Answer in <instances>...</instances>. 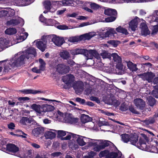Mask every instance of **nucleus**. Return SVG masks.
<instances>
[{
  "label": "nucleus",
  "mask_w": 158,
  "mask_h": 158,
  "mask_svg": "<svg viewBox=\"0 0 158 158\" xmlns=\"http://www.w3.org/2000/svg\"><path fill=\"white\" fill-rule=\"evenodd\" d=\"M139 136L136 134L133 135L130 138V141L131 144L136 146V143L138 141Z\"/></svg>",
  "instance_id": "2f4dec72"
},
{
  "label": "nucleus",
  "mask_w": 158,
  "mask_h": 158,
  "mask_svg": "<svg viewBox=\"0 0 158 158\" xmlns=\"http://www.w3.org/2000/svg\"><path fill=\"white\" fill-rule=\"evenodd\" d=\"M44 131V129L43 128L41 127H37L34 128L32 131V133L35 136H38V135L43 133Z\"/></svg>",
  "instance_id": "c756f323"
},
{
  "label": "nucleus",
  "mask_w": 158,
  "mask_h": 158,
  "mask_svg": "<svg viewBox=\"0 0 158 158\" xmlns=\"http://www.w3.org/2000/svg\"><path fill=\"white\" fill-rule=\"evenodd\" d=\"M58 64L56 60L53 61L52 62L51 64H50V67L52 69H55L56 70L57 65Z\"/></svg>",
  "instance_id": "13d9d810"
},
{
  "label": "nucleus",
  "mask_w": 158,
  "mask_h": 158,
  "mask_svg": "<svg viewBox=\"0 0 158 158\" xmlns=\"http://www.w3.org/2000/svg\"><path fill=\"white\" fill-rule=\"evenodd\" d=\"M93 57L97 59H99L100 57L99 54L96 50H88L86 56L87 59H92Z\"/></svg>",
  "instance_id": "6e6552de"
},
{
  "label": "nucleus",
  "mask_w": 158,
  "mask_h": 158,
  "mask_svg": "<svg viewBox=\"0 0 158 158\" xmlns=\"http://www.w3.org/2000/svg\"><path fill=\"white\" fill-rule=\"evenodd\" d=\"M90 6L92 9L95 10H96L101 7L99 5L95 3L91 2L90 4Z\"/></svg>",
  "instance_id": "864d4df0"
},
{
  "label": "nucleus",
  "mask_w": 158,
  "mask_h": 158,
  "mask_svg": "<svg viewBox=\"0 0 158 158\" xmlns=\"http://www.w3.org/2000/svg\"><path fill=\"white\" fill-rule=\"evenodd\" d=\"M109 2L111 3L121 4L124 3H135V0H110Z\"/></svg>",
  "instance_id": "a878e982"
},
{
  "label": "nucleus",
  "mask_w": 158,
  "mask_h": 158,
  "mask_svg": "<svg viewBox=\"0 0 158 158\" xmlns=\"http://www.w3.org/2000/svg\"><path fill=\"white\" fill-rule=\"evenodd\" d=\"M127 66L128 69L132 71L135 70L136 65L131 62L129 61L127 63Z\"/></svg>",
  "instance_id": "49530a36"
},
{
  "label": "nucleus",
  "mask_w": 158,
  "mask_h": 158,
  "mask_svg": "<svg viewBox=\"0 0 158 158\" xmlns=\"http://www.w3.org/2000/svg\"><path fill=\"white\" fill-rule=\"evenodd\" d=\"M44 135L47 139H52L55 137L56 135L55 132L48 131L45 132Z\"/></svg>",
  "instance_id": "473e14b6"
},
{
  "label": "nucleus",
  "mask_w": 158,
  "mask_h": 158,
  "mask_svg": "<svg viewBox=\"0 0 158 158\" xmlns=\"http://www.w3.org/2000/svg\"><path fill=\"white\" fill-rule=\"evenodd\" d=\"M66 118H67L68 122L71 124L76 123L78 121V119L77 118H72L69 116L66 117Z\"/></svg>",
  "instance_id": "a18cd8bd"
},
{
  "label": "nucleus",
  "mask_w": 158,
  "mask_h": 158,
  "mask_svg": "<svg viewBox=\"0 0 158 158\" xmlns=\"http://www.w3.org/2000/svg\"><path fill=\"white\" fill-rule=\"evenodd\" d=\"M116 19V18L114 17H110L105 19V21L106 22H112L114 21Z\"/></svg>",
  "instance_id": "69168bd1"
},
{
  "label": "nucleus",
  "mask_w": 158,
  "mask_h": 158,
  "mask_svg": "<svg viewBox=\"0 0 158 158\" xmlns=\"http://www.w3.org/2000/svg\"><path fill=\"white\" fill-rule=\"evenodd\" d=\"M36 52L34 48H28L26 52L23 53V54L27 59L30 57L35 56L36 55Z\"/></svg>",
  "instance_id": "9b49d317"
},
{
  "label": "nucleus",
  "mask_w": 158,
  "mask_h": 158,
  "mask_svg": "<svg viewBox=\"0 0 158 158\" xmlns=\"http://www.w3.org/2000/svg\"><path fill=\"white\" fill-rule=\"evenodd\" d=\"M81 120L82 123H85L91 121L92 120V118L90 117L88 115L83 114L81 117Z\"/></svg>",
  "instance_id": "f704fd0d"
},
{
  "label": "nucleus",
  "mask_w": 158,
  "mask_h": 158,
  "mask_svg": "<svg viewBox=\"0 0 158 158\" xmlns=\"http://www.w3.org/2000/svg\"><path fill=\"white\" fill-rule=\"evenodd\" d=\"M28 35V34L27 32H22L20 34V35L16 36L15 41H16L17 43L22 42L26 39Z\"/></svg>",
  "instance_id": "5701e85b"
},
{
  "label": "nucleus",
  "mask_w": 158,
  "mask_h": 158,
  "mask_svg": "<svg viewBox=\"0 0 158 158\" xmlns=\"http://www.w3.org/2000/svg\"><path fill=\"white\" fill-rule=\"evenodd\" d=\"M104 13L108 15H115L117 13L116 11L114 9H108L105 10Z\"/></svg>",
  "instance_id": "4c0bfd02"
},
{
  "label": "nucleus",
  "mask_w": 158,
  "mask_h": 158,
  "mask_svg": "<svg viewBox=\"0 0 158 158\" xmlns=\"http://www.w3.org/2000/svg\"><path fill=\"white\" fill-rule=\"evenodd\" d=\"M139 20L141 22L139 26L140 29L141 30H148V26L146 21L142 19H139L137 17H135L130 22L129 28L131 30H135L137 27L138 22Z\"/></svg>",
  "instance_id": "f257e3e1"
},
{
  "label": "nucleus",
  "mask_w": 158,
  "mask_h": 158,
  "mask_svg": "<svg viewBox=\"0 0 158 158\" xmlns=\"http://www.w3.org/2000/svg\"><path fill=\"white\" fill-rule=\"evenodd\" d=\"M114 30H107L106 32H100L99 35L100 37L102 39H106L107 37H111L113 35L114 33L112 31H114Z\"/></svg>",
  "instance_id": "b1692460"
},
{
  "label": "nucleus",
  "mask_w": 158,
  "mask_h": 158,
  "mask_svg": "<svg viewBox=\"0 0 158 158\" xmlns=\"http://www.w3.org/2000/svg\"><path fill=\"white\" fill-rule=\"evenodd\" d=\"M141 76L143 80H146L148 82L150 83L152 81L155 75L154 73L150 72L142 73L141 74Z\"/></svg>",
  "instance_id": "423d86ee"
},
{
  "label": "nucleus",
  "mask_w": 158,
  "mask_h": 158,
  "mask_svg": "<svg viewBox=\"0 0 158 158\" xmlns=\"http://www.w3.org/2000/svg\"><path fill=\"white\" fill-rule=\"evenodd\" d=\"M71 134L73 138H77L78 137L77 141V143L80 146H82L85 145L86 143L85 141H87L88 138L73 133H71Z\"/></svg>",
  "instance_id": "39448f33"
},
{
  "label": "nucleus",
  "mask_w": 158,
  "mask_h": 158,
  "mask_svg": "<svg viewBox=\"0 0 158 158\" xmlns=\"http://www.w3.org/2000/svg\"><path fill=\"white\" fill-rule=\"evenodd\" d=\"M118 156V154L116 152H110L106 158H116Z\"/></svg>",
  "instance_id": "603ef678"
},
{
  "label": "nucleus",
  "mask_w": 158,
  "mask_h": 158,
  "mask_svg": "<svg viewBox=\"0 0 158 158\" xmlns=\"http://www.w3.org/2000/svg\"><path fill=\"white\" fill-rule=\"evenodd\" d=\"M111 56L113 58L114 61L116 63H120L122 62V59L117 53H113L111 55Z\"/></svg>",
  "instance_id": "58836bf2"
},
{
  "label": "nucleus",
  "mask_w": 158,
  "mask_h": 158,
  "mask_svg": "<svg viewBox=\"0 0 158 158\" xmlns=\"http://www.w3.org/2000/svg\"><path fill=\"white\" fill-rule=\"evenodd\" d=\"M57 1H52L47 0L45 1L44 3V5L45 9L47 10H49L51 12H53L56 10L55 9H53V10H51V6L55 2H57Z\"/></svg>",
  "instance_id": "412c9836"
},
{
  "label": "nucleus",
  "mask_w": 158,
  "mask_h": 158,
  "mask_svg": "<svg viewBox=\"0 0 158 158\" xmlns=\"http://www.w3.org/2000/svg\"><path fill=\"white\" fill-rule=\"evenodd\" d=\"M8 11L7 9L6 10H2L0 11V18L5 16L7 15Z\"/></svg>",
  "instance_id": "680f3d73"
},
{
  "label": "nucleus",
  "mask_w": 158,
  "mask_h": 158,
  "mask_svg": "<svg viewBox=\"0 0 158 158\" xmlns=\"http://www.w3.org/2000/svg\"><path fill=\"white\" fill-rule=\"evenodd\" d=\"M60 56L64 60H67L70 57L69 53L66 50H63L60 53Z\"/></svg>",
  "instance_id": "7c9ffc66"
},
{
  "label": "nucleus",
  "mask_w": 158,
  "mask_h": 158,
  "mask_svg": "<svg viewBox=\"0 0 158 158\" xmlns=\"http://www.w3.org/2000/svg\"><path fill=\"white\" fill-rule=\"evenodd\" d=\"M34 0H15L14 2L17 6H23L30 4Z\"/></svg>",
  "instance_id": "a211bd4d"
},
{
  "label": "nucleus",
  "mask_w": 158,
  "mask_h": 158,
  "mask_svg": "<svg viewBox=\"0 0 158 158\" xmlns=\"http://www.w3.org/2000/svg\"><path fill=\"white\" fill-rule=\"evenodd\" d=\"M39 61L40 65V70L43 71L44 70V68L45 67L46 63L44 61V60L41 59L40 58L39 59Z\"/></svg>",
  "instance_id": "8fccbe9b"
},
{
  "label": "nucleus",
  "mask_w": 158,
  "mask_h": 158,
  "mask_svg": "<svg viewBox=\"0 0 158 158\" xmlns=\"http://www.w3.org/2000/svg\"><path fill=\"white\" fill-rule=\"evenodd\" d=\"M6 150L13 153H15L19 150V148L15 144L8 143L6 145Z\"/></svg>",
  "instance_id": "ddd939ff"
},
{
  "label": "nucleus",
  "mask_w": 158,
  "mask_h": 158,
  "mask_svg": "<svg viewBox=\"0 0 158 158\" xmlns=\"http://www.w3.org/2000/svg\"><path fill=\"white\" fill-rule=\"evenodd\" d=\"M121 136L122 140L124 143H127L130 141V136L129 135L124 134H122Z\"/></svg>",
  "instance_id": "37998d69"
},
{
  "label": "nucleus",
  "mask_w": 158,
  "mask_h": 158,
  "mask_svg": "<svg viewBox=\"0 0 158 158\" xmlns=\"http://www.w3.org/2000/svg\"><path fill=\"white\" fill-rule=\"evenodd\" d=\"M150 30H141V34L142 35L146 36L150 34Z\"/></svg>",
  "instance_id": "0e129e2a"
},
{
  "label": "nucleus",
  "mask_w": 158,
  "mask_h": 158,
  "mask_svg": "<svg viewBox=\"0 0 158 158\" xmlns=\"http://www.w3.org/2000/svg\"><path fill=\"white\" fill-rule=\"evenodd\" d=\"M110 150H105L103 151H101L99 154V156L100 158L105 157V158H106Z\"/></svg>",
  "instance_id": "c03bdc74"
},
{
  "label": "nucleus",
  "mask_w": 158,
  "mask_h": 158,
  "mask_svg": "<svg viewBox=\"0 0 158 158\" xmlns=\"http://www.w3.org/2000/svg\"><path fill=\"white\" fill-rule=\"evenodd\" d=\"M60 2L61 3L62 5L64 6H73L74 5V3H76L77 4L81 3V2L79 0L74 1L72 0H64L60 1Z\"/></svg>",
  "instance_id": "6ab92c4d"
},
{
  "label": "nucleus",
  "mask_w": 158,
  "mask_h": 158,
  "mask_svg": "<svg viewBox=\"0 0 158 158\" xmlns=\"http://www.w3.org/2000/svg\"><path fill=\"white\" fill-rule=\"evenodd\" d=\"M15 67V66L13 64V63L12 61H10L5 66L4 71L5 72H8Z\"/></svg>",
  "instance_id": "c9c22d12"
},
{
  "label": "nucleus",
  "mask_w": 158,
  "mask_h": 158,
  "mask_svg": "<svg viewBox=\"0 0 158 158\" xmlns=\"http://www.w3.org/2000/svg\"><path fill=\"white\" fill-rule=\"evenodd\" d=\"M111 142L108 140H104L100 143L95 147L96 151L97 152L100 151L101 150L104 149L109 145V143Z\"/></svg>",
  "instance_id": "2eb2a0df"
},
{
  "label": "nucleus",
  "mask_w": 158,
  "mask_h": 158,
  "mask_svg": "<svg viewBox=\"0 0 158 158\" xmlns=\"http://www.w3.org/2000/svg\"><path fill=\"white\" fill-rule=\"evenodd\" d=\"M7 127L9 129L12 130L15 129V126L14 123L11 122L7 125Z\"/></svg>",
  "instance_id": "e2e57ef3"
},
{
  "label": "nucleus",
  "mask_w": 158,
  "mask_h": 158,
  "mask_svg": "<svg viewBox=\"0 0 158 158\" xmlns=\"http://www.w3.org/2000/svg\"><path fill=\"white\" fill-rule=\"evenodd\" d=\"M9 43V40H7L6 39L2 38H0V44L2 45L3 46H6Z\"/></svg>",
  "instance_id": "5fc2aeb1"
},
{
  "label": "nucleus",
  "mask_w": 158,
  "mask_h": 158,
  "mask_svg": "<svg viewBox=\"0 0 158 158\" xmlns=\"http://www.w3.org/2000/svg\"><path fill=\"white\" fill-rule=\"evenodd\" d=\"M44 36H43V38L44 39V42L45 43L42 41H37L36 43L37 47L42 52L45 51L47 47L46 43L48 42L47 40L48 39H46L45 37L44 38Z\"/></svg>",
  "instance_id": "0eeeda50"
},
{
  "label": "nucleus",
  "mask_w": 158,
  "mask_h": 158,
  "mask_svg": "<svg viewBox=\"0 0 158 158\" xmlns=\"http://www.w3.org/2000/svg\"><path fill=\"white\" fill-rule=\"evenodd\" d=\"M76 101L80 103V104L85 105V104L86 103V102H85V100L84 99H82L79 97L77 98H76Z\"/></svg>",
  "instance_id": "6e6d98bb"
},
{
  "label": "nucleus",
  "mask_w": 158,
  "mask_h": 158,
  "mask_svg": "<svg viewBox=\"0 0 158 158\" xmlns=\"http://www.w3.org/2000/svg\"><path fill=\"white\" fill-rule=\"evenodd\" d=\"M107 43L111 45L114 47H116L118 45L120 44L121 42L118 40H108Z\"/></svg>",
  "instance_id": "a19ab883"
},
{
  "label": "nucleus",
  "mask_w": 158,
  "mask_h": 158,
  "mask_svg": "<svg viewBox=\"0 0 158 158\" xmlns=\"http://www.w3.org/2000/svg\"><path fill=\"white\" fill-rule=\"evenodd\" d=\"M66 135V131H62L59 130L58 131V136L59 137H61V140H70L71 138V136L70 135H68L64 137L63 136H64Z\"/></svg>",
  "instance_id": "393cba45"
},
{
  "label": "nucleus",
  "mask_w": 158,
  "mask_h": 158,
  "mask_svg": "<svg viewBox=\"0 0 158 158\" xmlns=\"http://www.w3.org/2000/svg\"><path fill=\"white\" fill-rule=\"evenodd\" d=\"M16 132H19V134H15L13 132H10V135H15L18 137H21L23 138H26V137L25 136L26 135H27V134L24 133L21 130L18 129L16 131Z\"/></svg>",
  "instance_id": "72a5a7b5"
},
{
  "label": "nucleus",
  "mask_w": 158,
  "mask_h": 158,
  "mask_svg": "<svg viewBox=\"0 0 158 158\" xmlns=\"http://www.w3.org/2000/svg\"><path fill=\"white\" fill-rule=\"evenodd\" d=\"M148 21L151 23L153 22H157L158 23V10L155 11L152 15L148 18Z\"/></svg>",
  "instance_id": "4be33fe9"
},
{
  "label": "nucleus",
  "mask_w": 158,
  "mask_h": 158,
  "mask_svg": "<svg viewBox=\"0 0 158 158\" xmlns=\"http://www.w3.org/2000/svg\"><path fill=\"white\" fill-rule=\"evenodd\" d=\"M146 141L142 138H140L139 142L137 143L138 147L140 149L143 150L146 146Z\"/></svg>",
  "instance_id": "bb28decb"
},
{
  "label": "nucleus",
  "mask_w": 158,
  "mask_h": 158,
  "mask_svg": "<svg viewBox=\"0 0 158 158\" xmlns=\"http://www.w3.org/2000/svg\"><path fill=\"white\" fill-rule=\"evenodd\" d=\"M19 92L24 94H35L38 93H42L43 92L40 90H34L31 89H26L20 90Z\"/></svg>",
  "instance_id": "f3484780"
},
{
  "label": "nucleus",
  "mask_w": 158,
  "mask_h": 158,
  "mask_svg": "<svg viewBox=\"0 0 158 158\" xmlns=\"http://www.w3.org/2000/svg\"><path fill=\"white\" fill-rule=\"evenodd\" d=\"M31 108L39 114H41L43 112L42 110V108H40V106L39 105L34 104L31 106Z\"/></svg>",
  "instance_id": "c85d7f7f"
},
{
  "label": "nucleus",
  "mask_w": 158,
  "mask_h": 158,
  "mask_svg": "<svg viewBox=\"0 0 158 158\" xmlns=\"http://www.w3.org/2000/svg\"><path fill=\"white\" fill-rule=\"evenodd\" d=\"M129 110L133 114H139V112L137 111L135 108L132 106H129Z\"/></svg>",
  "instance_id": "052dcab7"
},
{
  "label": "nucleus",
  "mask_w": 158,
  "mask_h": 158,
  "mask_svg": "<svg viewBox=\"0 0 158 158\" xmlns=\"http://www.w3.org/2000/svg\"><path fill=\"white\" fill-rule=\"evenodd\" d=\"M88 50L82 48H75L70 50V53L73 55L83 54L86 57Z\"/></svg>",
  "instance_id": "9d476101"
},
{
  "label": "nucleus",
  "mask_w": 158,
  "mask_h": 158,
  "mask_svg": "<svg viewBox=\"0 0 158 158\" xmlns=\"http://www.w3.org/2000/svg\"><path fill=\"white\" fill-rule=\"evenodd\" d=\"M19 23H20L21 25H23L24 21L23 19L19 17L17 19H12L7 21L6 24L7 25H11L14 26L16 25Z\"/></svg>",
  "instance_id": "1a4fd4ad"
},
{
  "label": "nucleus",
  "mask_w": 158,
  "mask_h": 158,
  "mask_svg": "<svg viewBox=\"0 0 158 158\" xmlns=\"http://www.w3.org/2000/svg\"><path fill=\"white\" fill-rule=\"evenodd\" d=\"M155 121L154 118L150 117L147 119L144 120L143 122L146 125H148L150 124L154 123Z\"/></svg>",
  "instance_id": "ea45409f"
},
{
  "label": "nucleus",
  "mask_w": 158,
  "mask_h": 158,
  "mask_svg": "<svg viewBox=\"0 0 158 158\" xmlns=\"http://www.w3.org/2000/svg\"><path fill=\"white\" fill-rule=\"evenodd\" d=\"M68 41L71 43H75L80 41L79 36H75L69 37Z\"/></svg>",
  "instance_id": "09e8293b"
},
{
  "label": "nucleus",
  "mask_w": 158,
  "mask_h": 158,
  "mask_svg": "<svg viewBox=\"0 0 158 158\" xmlns=\"http://www.w3.org/2000/svg\"><path fill=\"white\" fill-rule=\"evenodd\" d=\"M156 100L152 97L149 98L148 101L149 105L152 106H153L156 104Z\"/></svg>",
  "instance_id": "de8ad7c7"
},
{
  "label": "nucleus",
  "mask_w": 158,
  "mask_h": 158,
  "mask_svg": "<svg viewBox=\"0 0 158 158\" xmlns=\"http://www.w3.org/2000/svg\"><path fill=\"white\" fill-rule=\"evenodd\" d=\"M30 99V98L28 97H19L18 98V100L19 101H28Z\"/></svg>",
  "instance_id": "774afa93"
},
{
  "label": "nucleus",
  "mask_w": 158,
  "mask_h": 158,
  "mask_svg": "<svg viewBox=\"0 0 158 158\" xmlns=\"http://www.w3.org/2000/svg\"><path fill=\"white\" fill-rule=\"evenodd\" d=\"M32 122V119L27 117H23L20 120V123L23 125H27V123H30Z\"/></svg>",
  "instance_id": "e433bc0d"
},
{
  "label": "nucleus",
  "mask_w": 158,
  "mask_h": 158,
  "mask_svg": "<svg viewBox=\"0 0 158 158\" xmlns=\"http://www.w3.org/2000/svg\"><path fill=\"white\" fill-rule=\"evenodd\" d=\"M70 70V67L63 64H59L57 65L56 71L61 74H66L68 73Z\"/></svg>",
  "instance_id": "20e7f679"
},
{
  "label": "nucleus",
  "mask_w": 158,
  "mask_h": 158,
  "mask_svg": "<svg viewBox=\"0 0 158 158\" xmlns=\"http://www.w3.org/2000/svg\"><path fill=\"white\" fill-rule=\"evenodd\" d=\"M26 58L23 54L12 62L14 66L16 67H19L24 64V60Z\"/></svg>",
  "instance_id": "f8f14e48"
},
{
  "label": "nucleus",
  "mask_w": 158,
  "mask_h": 158,
  "mask_svg": "<svg viewBox=\"0 0 158 158\" xmlns=\"http://www.w3.org/2000/svg\"><path fill=\"white\" fill-rule=\"evenodd\" d=\"M17 31V30H5V32L6 34L13 35L16 33Z\"/></svg>",
  "instance_id": "4d7b16f0"
},
{
  "label": "nucleus",
  "mask_w": 158,
  "mask_h": 158,
  "mask_svg": "<svg viewBox=\"0 0 158 158\" xmlns=\"http://www.w3.org/2000/svg\"><path fill=\"white\" fill-rule=\"evenodd\" d=\"M31 108L39 114H41L43 112L42 110V108H40V106L39 105L34 104L31 106Z\"/></svg>",
  "instance_id": "cd10ccee"
},
{
  "label": "nucleus",
  "mask_w": 158,
  "mask_h": 158,
  "mask_svg": "<svg viewBox=\"0 0 158 158\" xmlns=\"http://www.w3.org/2000/svg\"><path fill=\"white\" fill-rule=\"evenodd\" d=\"M55 35H48L45 36L44 35L43 37H45L46 39H48V40L49 41L50 40L54 43L56 46H61L64 42V40L62 38H60L57 37H54Z\"/></svg>",
  "instance_id": "f03ea898"
},
{
  "label": "nucleus",
  "mask_w": 158,
  "mask_h": 158,
  "mask_svg": "<svg viewBox=\"0 0 158 158\" xmlns=\"http://www.w3.org/2000/svg\"><path fill=\"white\" fill-rule=\"evenodd\" d=\"M101 56L103 59L106 58L110 59L111 57V54L110 53L107 52L106 51L101 53Z\"/></svg>",
  "instance_id": "3c124183"
},
{
  "label": "nucleus",
  "mask_w": 158,
  "mask_h": 158,
  "mask_svg": "<svg viewBox=\"0 0 158 158\" xmlns=\"http://www.w3.org/2000/svg\"><path fill=\"white\" fill-rule=\"evenodd\" d=\"M45 24L48 26H54L60 30H67L69 29L68 27L65 25H58L59 23L54 19H48L45 22Z\"/></svg>",
  "instance_id": "7ed1b4c3"
},
{
  "label": "nucleus",
  "mask_w": 158,
  "mask_h": 158,
  "mask_svg": "<svg viewBox=\"0 0 158 158\" xmlns=\"http://www.w3.org/2000/svg\"><path fill=\"white\" fill-rule=\"evenodd\" d=\"M8 11V14L9 16L11 17L13 16L15 14V12L14 10H11L10 8H7Z\"/></svg>",
  "instance_id": "bf43d9fd"
},
{
  "label": "nucleus",
  "mask_w": 158,
  "mask_h": 158,
  "mask_svg": "<svg viewBox=\"0 0 158 158\" xmlns=\"http://www.w3.org/2000/svg\"><path fill=\"white\" fill-rule=\"evenodd\" d=\"M154 89L152 91L151 94L156 98H158V85L153 86Z\"/></svg>",
  "instance_id": "79ce46f5"
},
{
  "label": "nucleus",
  "mask_w": 158,
  "mask_h": 158,
  "mask_svg": "<svg viewBox=\"0 0 158 158\" xmlns=\"http://www.w3.org/2000/svg\"><path fill=\"white\" fill-rule=\"evenodd\" d=\"M90 100L91 101H95L96 103L99 104L100 103V101L98 98L96 97L92 96L90 97Z\"/></svg>",
  "instance_id": "338daca9"
},
{
  "label": "nucleus",
  "mask_w": 158,
  "mask_h": 158,
  "mask_svg": "<svg viewBox=\"0 0 158 158\" xmlns=\"http://www.w3.org/2000/svg\"><path fill=\"white\" fill-rule=\"evenodd\" d=\"M134 103L137 108L143 110L145 106V102L142 99L136 98L134 100Z\"/></svg>",
  "instance_id": "4468645a"
},
{
  "label": "nucleus",
  "mask_w": 158,
  "mask_h": 158,
  "mask_svg": "<svg viewBox=\"0 0 158 158\" xmlns=\"http://www.w3.org/2000/svg\"><path fill=\"white\" fill-rule=\"evenodd\" d=\"M74 77L71 74H68L64 76L63 78V81L66 84H71L74 80Z\"/></svg>",
  "instance_id": "aec40b11"
},
{
  "label": "nucleus",
  "mask_w": 158,
  "mask_h": 158,
  "mask_svg": "<svg viewBox=\"0 0 158 158\" xmlns=\"http://www.w3.org/2000/svg\"><path fill=\"white\" fill-rule=\"evenodd\" d=\"M95 35V33L94 32H90L81 35L79 36L80 41L89 40Z\"/></svg>",
  "instance_id": "dca6fc26"
}]
</instances>
